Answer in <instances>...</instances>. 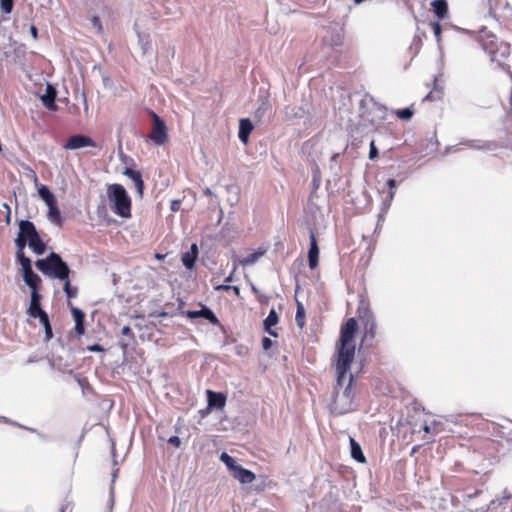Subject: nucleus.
<instances>
[{"label": "nucleus", "instance_id": "obj_1", "mask_svg": "<svg viewBox=\"0 0 512 512\" xmlns=\"http://www.w3.org/2000/svg\"><path fill=\"white\" fill-rule=\"evenodd\" d=\"M358 332V323L355 318H349L341 326L340 337L336 342L335 354L332 358L336 381L333 387L331 409L338 415L354 410L351 398L340 393L346 383V372H349L355 358V336Z\"/></svg>", "mask_w": 512, "mask_h": 512}, {"label": "nucleus", "instance_id": "obj_2", "mask_svg": "<svg viewBox=\"0 0 512 512\" xmlns=\"http://www.w3.org/2000/svg\"><path fill=\"white\" fill-rule=\"evenodd\" d=\"M17 246V257H20L25 246H28L32 251L38 255H41L46 250V245L40 238L35 225L29 220H21L19 223V233L15 240Z\"/></svg>", "mask_w": 512, "mask_h": 512}, {"label": "nucleus", "instance_id": "obj_3", "mask_svg": "<svg viewBox=\"0 0 512 512\" xmlns=\"http://www.w3.org/2000/svg\"><path fill=\"white\" fill-rule=\"evenodd\" d=\"M478 41L483 50L489 54L492 61L499 64L504 63L511 54L509 43L499 41L496 35L483 28L479 32Z\"/></svg>", "mask_w": 512, "mask_h": 512}, {"label": "nucleus", "instance_id": "obj_4", "mask_svg": "<svg viewBox=\"0 0 512 512\" xmlns=\"http://www.w3.org/2000/svg\"><path fill=\"white\" fill-rule=\"evenodd\" d=\"M107 197L111 210L122 218H131L132 201L126 189L121 184H111L107 187Z\"/></svg>", "mask_w": 512, "mask_h": 512}, {"label": "nucleus", "instance_id": "obj_5", "mask_svg": "<svg viewBox=\"0 0 512 512\" xmlns=\"http://www.w3.org/2000/svg\"><path fill=\"white\" fill-rule=\"evenodd\" d=\"M35 265L43 274L61 281L69 278L71 272L68 264L55 252H51L44 259L37 260Z\"/></svg>", "mask_w": 512, "mask_h": 512}, {"label": "nucleus", "instance_id": "obj_6", "mask_svg": "<svg viewBox=\"0 0 512 512\" xmlns=\"http://www.w3.org/2000/svg\"><path fill=\"white\" fill-rule=\"evenodd\" d=\"M23 272V279L25 283L29 286L30 289L40 288L42 280L41 278L32 270L31 260L25 256L24 253H21L20 257H17Z\"/></svg>", "mask_w": 512, "mask_h": 512}, {"label": "nucleus", "instance_id": "obj_7", "mask_svg": "<svg viewBox=\"0 0 512 512\" xmlns=\"http://www.w3.org/2000/svg\"><path fill=\"white\" fill-rule=\"evenodd\" d=\"M151 117L153 127L149 138L158 146L164 145L168 141L166 124L155 112H151Z\"/></svg>", "mask_w": 512, "mask_h": 512}, {"label": "nucleus", "instance_id": "obj_8", "mask_svg": "<svg viewBox=\"0 0 512 512\" xmlns=\"http://www.w3.org/2000/svg\"><path fill=\"white\" fill-rule=\"evenodd\" d=\"M377 334V323L373 316H368L364 321V335L362 337V343L366 344L367 347L374 346V340Z\"/></svg>", "mask_w": 512, "mask_h": 512}, {"label": "nucleus", "instance_id": "obj_9", "mask_svg": "<svg viewBox=\"0 0 512 512\" xmlns=\"http://www.w3.org/2000/svg\"><path fill=\"white\" fill-rule=\"evenodd\" d=\"M96 144L94 140L86 135H74L71 136L67 143L64 145V148L76 150L83 147H95Z\"/></svg>", "mask_w": 512, "mask_h": 512}, {"label": "nucleus", "instance_id": "obj_10", "mask_svg": "<svg viewBox=\"0 0 512 512\" xmlns=\"http://www.w3.org/2000/svg\"><path fill=\"white\" fill-rule=\"evenodd\" d=\"M201 305V310H188L186 311V315L190 319H196V318H204L212 325H219V320L214 314V312L206 307L205 305Z\"/></svg>", "mask_w": 512, "mask_h": 512}, {"label": "nucleus", "instance_id": "obj_11", "mask_svg": "<svg viewBox=\"0 0 512 512\" xmlns=\"http://www.w3.org/2000/svg\"><path fill=\"white\" fill-rule=\"evenodd\" d=\"M67 305L70 308L72 317L75 321L74 332L78 337H80L85 333V314L82 310L73 306L71 301H67Z\"/></svg>", "mask_w": 512, "mask_h": 512}, {"label": "nucleus", "instance_id": "obj_12", "mask_svg": "<svg viewBox=\"0 0 512 512\" xmlns=\"http://www.w3.org/2000/svg\"><path fill=\"white\" fill-rule=\"evenodd\" d=\"M430 5L437 21L449 18V8L446 0H433Z\"/></svg>", "mask_w": 512, "mask_h": 512}, {"label": "nucleus", "instance_id": "obj_13", "mask_svg": "<svg viewBox=\"0 0 512 512\" xmlns=\"http://www.w3.org/2000/svg\"><path fill=\"white\" fill-rule=\"evenodd\" d=\"M319 259V247L317 244V240L315 234L311 232L310 234V247L308 251V263L310 269H315L318 266Z\"/></svg>", "mask_w": 512, "mask_h": 512}, {"label": "nucleus", "instance_id": "obj_14", "mask_svg": "<svg viewBox=\"0 0 512 512\" xmlns=\"http://www.w3.org/2000/svg\"><path fill=\"white\" fill-rule=\"evenodd\" d=\"M123 174L125 176L129 177L134 182V185L136 187V190H137L139 196L142 197L143 193H144L145 185H144L141 173L132 168L126 167Z\"/></svg>", "mask_w": 512, "mask_h": 512}, {"label": "nucleus", "instance_id": "obj_15", "mask_svg": "<svg viewBox=\"0 0 512 512\" xmlns=\"http://www.w3.org/2000/svg\"><path fill=\"white\" fill-rule=\"evenodd\" d=\"M207 398H208V409L217 408L222 409L226 404V396L220 392H214L212 390H207Z\"/></svg>", "mask_w": 512, "mask_h": 512}, {"label": "nucleus", "instance_id": "obj_16", "mask_svg": "<svg viewBox=\"0 0 512 512\" xmlns=\"http://www.w3.org/2000/svg\"><path fill=\"white\" fill-rule=\"evenodd\" d=\"M40 288H33L31 289V300L30 305L27 309V313L29 316L35 315L38 312L44 311L41 308V294L39 293Z\"/></svg>", "mask_w": 512, "mask_h": 512}, {"label": "nucleus", "instance_id": "obj_17", "mask_svg": "<svg viewBox=\"0 0 512 512\" xmlns=\"http://www.w3.org/2000/svg\"><path fill=\"white\" fill-rule=\"evenodd\" d=\"M253 128V124L248 118H243L239 121L238 137L242 143H248L249 135L251 134Z\"/></svg>", "mask_w": 512, "mask_h": 512}, {"label": "nucleus", "instance_id": "obj_18", "mask_svg": "<svg viewBox=\"0 0 512 512\" xmlns=\"http://www.w3.org/2000/svg\"><path fill=\"white\" fill-rule=\"evenodd\" d=\"M233 477L237 479L241 484H250L256 478L255 474L252 471L245 469L240 465L233 472Z\"/></svg>", "mask_w": 512, "mask_h": 512}, {"label": "nucleus", "instance_id": "obj_19", "mask_svg": "<svg viewBox=\"0 0 512 512\" xmlns=\"http://www.w3.org/2000/svg\"><path fill=\"white\" fill-rule=\"evenodd\" d=\"M279 321V316L275 309H271L267 318L264 320V330L273 337H277L278 333L276 330H273L272 327L275 326Z\"/></svg>", "mask_w": 512, "mask_h": 512}, {"label": "nucleus", "instance_id": "obj_20", "mask_svg": "<svg viewBox=\"0 0 512 512\" xmlns=\"http://www.w3.org/2000/svg\"><path fill=\"white\" fill-rule=\"evenodd\" d=\"M32 318H39L40 323L43 325L45 330V340L49 341L53 338L52 326L48 317V314L45 311H41L36 313L35 315H31Z\"/></svg>", "mask_w": 512, "mask_h": 512}, {"label": "nucleus", "instance_id": "obj_21", "mask_svg": "<svg viewBox=\"0 0 512 512\" xmlns=\"http://www.w3.org/2000/svg\"><path fill=\"white\" fill-rule=\"evenodd\" d=\"M340 393H342L344 396H347L348 398H351L352 402L354 403L356 391L354 386V376L352 373L346 372V383L344 384L343 388H340Z\"/></svg>", "mask_w": 512, "mask_h": 512}, {"label": "nucleus", "instance_id": "obj_22", "mask_svg": "<svg viewBox=\"0 0 512 512\" xmlns=\"http://www.w3.org/2000/svg\"><path fill=\"white\" fill-rule=\"evenodd\" d=\"M351 456L359 463H365L366 457L362 452L361 446L354 438H350Z\"/></svg>", "mask_w": 512, "mask_h": 512}, {"label": "nucleus", "instance_id": "obj_23", "mask_svg": "<svg viewBox=\"0 0 512 512\" xmlns=\"http://www.w3.org/2000/svg\"><path fill=\"white\" fill-rule=\"evenodd\" d=\"M55 98H56V92L52 87L49 86L47 93L44 96H42V102L48 109L55 110L56 109Z\"/></svg>", "mask_w": 512, "mask_h": 512}, {"label": "nucleus", "instance_id": "obj_24", "mask_svg": "<svg viewBox=\"0 0 512 512\" xmlns=\"http://www.w3.org/2000/svg\"><path fill=\"white\" fill-rule=\"evenodd\" d=\"M48 206V217L49 219L58 224V225H61L62 223V219H61V213H60V210L57 206V201L47 205Z\"/></svg>", "mask_w": 512, "mask_h": 512}, {"label": "nucleus", "instance_id": "obj_25", "mask_svg": "<svg viewBox=\"0 0 512 512\" xmlns=\"http://www.w3.org/2000/svg\"><path fill=\"white\" fill-rule=\"evenodd\" d=\"M295 321H296L297 326L300 329L304 328V326L306 324V313H305V308L300 301H297V310H296Z\"/></svg>", "mask_w": 512, "mask_h": 512}, {"label": "nucleus", "instance_id": "obj_26", "mask_svg": "<svg viewBox=\"0 0 512 512\" xmlns=\"http://www.w3.org/2000/svg\"><path fill=\"white\" fill-rule=\"evenodd\" d=\"M38 194L46 205H49L56 201L54 194L45 185L40 186V188L38 189Z\"/></svg>", "mask_w": 512, "mask_h": 512}, {"label": "nucleus", "instance_id": "obj_27", "mask_svg": "<svg viewBox=\"0 0 512 512\" xmlns=\"http://www.w3.org/2000/svg\"><path fill=\"white\" fill-rule=\"evenodd\" d=\"M322 41L328 46L335 48L343 45L344 37L340 33H333L330 38H323Z\"/></svg>", "mask_w": 512, "mask_h": 512}, {"label": "nucleus", "instance_id": "obj_28", "mask_svg": "<svg viewBox=\"0 0 512 512\" xmlns=\"http://www.w3.org/2000/svg\"><path fill=\"white\" fill-rule=\"evenodd\" d=\"M63 290L67 296L68 301H71V299L77 297L78 288L71 285L69 278L64 280Z\"/></svg>", "mask_w": 512, "mask_h": 512}, {"label": "nucleus", "instance_id": "obj_29", "mask_svg": "<svg viewBox=\"0 0 512 512\" xmlns=\"http://www.w3.org/2000/svg\"><path fill=\"white\" fill-rule=\"evenodd\" d=\"M265 254V250H258L254 253H251L250 255H248L246 258H244L243 260L240 261V264L242 266H247V265H252L254 264L256 261L259 260V258L261 256H263Z\"/></svg>", "mask_w": 512, "mask_h": 512}, {"label": "nucleus", "instance_id": "obj_30", "mask_svg": "<svg viewBox=\"0 0 512 512\" xmlns=\"http://www.w3.org/2000/svg\"><path fill=\"white\" fill-rule=\"evenodd\" d=\"M220 460L227 466V468L229 470H231L233 472L239 466V465L236 464L235 459L232 456H230L229 454H227L226 452H223L220 455Z\"/></svg>", "mask_w": 512, "mask_h": 512}, {"label": "nucleus", "instance_id": "obj_31", "mask_svg": "<svg viewBox=\"0 0 512 512\" xmlns=\"http://www.w3.org/2000/svg\"><path fill=\"white\" fill-rule=\"evenodd\" d=\"M395 115L401 120H410L413 117L414 111L411 108L398 109Z\"/></svg>", "mask_w": 512, "mask_h": 512}, {"label": "nucleus", "instance_id": "obj_32", "mask_svg": "<svg viewBox=\"0 0 512 512\" xmlns=\"http://www.w3.org/2000/svg\"><path fill=\"white\" fill-rule=\"evenodd\" d=\"M429 25L433 30L437 43H440L442 40V27L440 25V21L431 22Z\"/></svg>", "mask_w": 512, "mask_h": 512}, {"label": "nucleus", "instance_id": "obj_33", "mask_svg": "<svg viewBox=\"0 0 512 512\" xmlns=\"http://www.w3.org/2000/svg\"><path fill=\"white\" fill-rule=\"evenodd\" d=\"M14 0H0V7L2 12L10 14L13 10Z\"/></svg>", "mask_w": 512, "mask_h": 512}, {"label": "nucleus", "instance_id": "obj_34", "mask_svg": "<svg viewBox=\"0 0 512 512\" xmlns=\"http://www.w3.org/2000/svg\"><path fill=\"white\" fill-rule=\"evenodd\" d=\"M195 259H196V255L191 256L189 253H186L182 257V262H183L185 267L192 268L194 266V264H195Z\"/></svg>", "mask_w": 512, "mask_h": 512}, {"label": "nucleus", "instance_id": "obj_35", "mask_svg": "<svg viewBox=\"0 0 512 512\" xmlns=\"http://www.w3.org/2000/svg\"><path fill=\"white\" fill-rule=\"evenodd\" d=\"M442 97V91L441 90H437L435 92H430L428 93L423 101H435V100H438Z\"/></svg>", "mask_w": 512, "mask_h": 512}, {"label": "nucleus", "instance_id": "obj_36", "mask_svg": "<svg viewBox=\"0 0 512 512\" xmlns=\"http://www.w3.org/2000/svg\"><path fill=\"white\" fill-rule=\"evenodd\" d=\"M378 157V150L375 146V142L371 141L369 150V159L375 160Z\"/></svg>", "mask_w": 512, "mask_h": 512}, {"label": "nucleus", "instance_id": "obj_37", "mask_svg": "<svg viewBox=\"0 0 512 512\" xmlns=\"http://www.w3.org/2000/svg\"><path fill=\"white\" fill-rule=\"evenodd\" d=\"M387 185L389 187L390 197L393 198V196L395 194V189H396V181L394 179H389L387 181Z\"/></svg>", "mask_w": 512, "mask_h": 512}, {"label": "nucleus", "instance_id": "obj_38", "mask_svg": "<svg viewBox=\"0 0 512 512\" xmlns=\"http://www.w3.org/2000/svg\"><path fill=\"white\" fill-rule=\"evenodd\" d=\"M272 345H273V341L270 338L264 337L262 339L263 350L268 351L272 347Z\"/></svg>", "mask_w": 512, "mask_h": 512}, {"label": "nucleus", "instance_id": "obj_39", "mask_svg": "<svg viewBox=\"0 0 512 512\" xmlns=\"http://www.w3.org/2000/svg\"><path fill=\"white\" fill-rule=\"evenodd\" d=\"M168 443L173 445L174 447H180L181 445V440L178 436H171L169 439H168Z\"/></svg>", "mask_w": 512, "mask_h": 512}, {"label": "nucleus", "instance_id": "obj_40", "mask_svg": "<svg viewBox=\"0 0 512 512\" xmlns=\"http://www.w3.org/2000/svg\"><path fill=\"white\" fill-rule=\"evenodd\" d=\"M87 350L90 352H103L104 348L99 344H93L87 347Z\"/></svg>", "mask_w": 512, "mask_h": 512}, {"label": "nucleus", "instance_id": "obj_41", "mask_svg": "<svg viewBox=\"0 0 512 512\" xmlns=\"http://www.w3.org/2000/svg\"><path fill=\"white\" fill-rule=\"evenodd\" d=\"M267 109H268V104L265 102V103H263V105H262L261 107H259V108L256 110L255 115H256L257 117H261V116L265 113V111H266Z\"/></svg>", "mask_w": 512, "mask_h": 512}, {"label": "nucleus", "instance_id": "obj_42", "mask_svg": "<svg viewBox=\"0 0 512 512\" xmlns=\"http://www.w3.org/2000/svg\"><path fill=\"white\" fill-rule=\"evenodd\" d=\"M92 23H93V25H94L95 27H97V28H98V30H99V31H101V30H102V25H101V21H100L99 17L94 16V17L92 18Z\"/></svg>", "mask_w": 512, "mask_h": 512}, {"label": "nucleus", "instance_id": "obj_43", "mask_svg": "<svg viewBox=\"0 0 512 512\" xmlns=\"http://www.w3.org/2000/svg\"><path fill=\"white\" fill-rule=\"evenodd\" d=\"M121 333L126 336H133V331L130 326H124L121 330Z\"/></svg>", "mask_w": 512, "mask_h": 512}, {"label": "nucleus", "instance_id": "obj_44", "mask_svg": "<svg viewBox=\"0 0 512 512\" xmlns=\"http://www.w3.org/2000/svg\"><path fill=\"white\" fill-rule=\"evenodd\" d=\"M180 204H181V202L179 200H173L171 202V210L174 212L178 211Z\"/></svg>", "mask_w": 512, "mask_h": 512}, {"label": "nucleus", "instance_id": "obj_45", "mask_svg": "<svg viewBox=\"0 0 512 512\" xmlns=\"http://www.w3.org/2000/svg\"><path fill=\"white\" fill-rule=\"evenodd\" d=\"M490 10H493L499 4V0H487Z\"/></svg>", "mask_w": 512, "mask_h": 512}, {"label": "nucleus", "instance_id": "obj_46", "mask_svg": "<svg viewBox=\"0 0 512 512\" xmlns=\"http://www.w3.org/2000/svg\"><path fill=\"white\" fill-rule=\"evenodd\" d=\"M217 290H223V291H229L232 289V286L230 285H219L217 288Z\"/></svg>", "mask_w": 512, "mask_h": 512}, {"label": "nucleus", "instance_id": "obj_47", "mask_svg": "<svg viewBox=\"0 0 512 512\" xmlns=\"http://www.w3.org/2000/svg\"><path fill=\"white\" fill-rule=\"evenodd\" d=\"M31 33L34 38H37V28L35 26L31 27Z\"/></svg>", "mask_w": 512, "mask_h": 512}, {"label": "nucleus", "instance_id": "obj_48", "mask_svg": "<svg viewBox=\"0 0 512 512\" xmlns=\"http://www.w3.org/2000/svg\"><path fill=\"white\" fill-rule=\"evenodd\" d=\"M423 430H424L425 433H430L431 432V427L428 424H425L423 426Z\"/></svg>", "mask_w": 512, "mask_h": 512}, {"label": "nucleus", "instance_id": "obj_49", "mask_svg": "<svg viewBox=\"0 0 512 512\" xmlns=\"http://www.w3.org/2000/svg\"><path fill=\"white\" fill-rule=\"evenodd\" d=\"M231 290H233V291L235 292V294H236V295H238V294H239V292H240V290H239V288H238L237 286H232V289H231Z\"/></svg>", "mask_w": 512, "mask_h": 512}, {"label": "nucleus", "instance_id": "obj_50", "mask_svg": "<svg viewBox=\"0 0 512 512\" xmlns=\"http://www.w3.org/2000/svg\"><path fill=\"white\" fill-rule=\"evenodd\" d=\"M68 505H69V504H64V505H62V507H61V512H65V510L68 508Z\"/></svg>", "mask_w": 512, "mask_h": 512}, {"label": "nucleus", "instance_id": "obj_51", "mask_svg": "<svg viewBox=\"0 0 512 512\" xmlns=\"http://www.w3.org/2000/svg\"><path fill=\"white\" fill-rule=\"evenodd\" d=\"M418 448H419V446H414V447L412 448L411 454H413V453L417 452V451H418Z\"/></svg>", "mask_w": 512, "mask_h": 512}, {"label": "nucleus", "instance_id": "obj_52", "mask_svg": "<svg viewBox=\"0 0 512 512\" xmlns=\"http://www.w3.org/2000/svg\"><path fill=\"white\" fill-rule=\"evenodd\" d=\"M155 257H156L157 259H163V258H164V256H163V255L158 254V253H157V254H155Z\"/></svg>", "mask_w": 512, "mask_h": 512}, {"label": "nucleus", "instance_id": "obj_53", "mask_svg": "<svg viewBox=\"0 0 512 512\" xmlns=\"http://www.w3.org/2000/svg\"><path fill=\"white\" fill-rule=\"evenodd\" d=\"M192 250L195 251V253H197V246H196V244L192 245Z\"/></svg>", "mask_w": 512, "mask_h": 512}, {"label": "nucleus", "instance_id": "obj_54", "mask_svg": "<svg viewBox=\"0 0 512 512\" xmlns=\"http://www.w3.org/2000/svg\"><path fill=\"white\" fill-rule=\"evenodd\" d=\"M416 39L418 40V42H419V43L421 42V38H420V37L415 36L414 41H415Z\"/></svg>", "mask_w": 512, "mask_h": 512}, {"label": "nucleus", "instance_id": "obj_55", "mask_svg": "<svg viewBox=\"0 0 512 512\" xmlns=\"http://www.w3.org/2000/svg\"><path fill=\"white\" fill-rule=\"evenodd\" d=\"M225 281H226V282H230V281H231V277L226 278V280H225Z\"/></svg>", "mask_w": 512, "mask_h": 512}]
</instances>
